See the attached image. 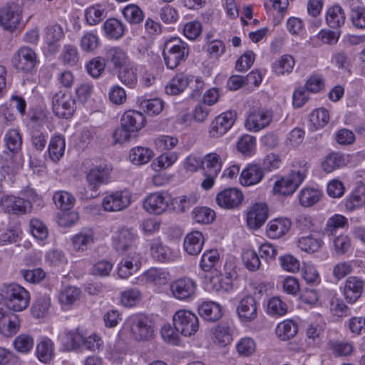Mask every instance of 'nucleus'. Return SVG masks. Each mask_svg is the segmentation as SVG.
I'll use <instances>...</instances> for the list:
<instances>
[{"instance_id":"f257e3e1","label":"nucleus","mask_w":365,"mask_h":365,"mask_svg":"<svg viewBox=\"0 0 365 365\" xmlns=\"http://www.w3.org/2000/svg\"><path fill=\"white\" fill-rule=\"evenodd\" d=\"M0 301L7 309L21 312L26 309L30 302L29 292L16 284H4L0 289Z\"/></svg>"},{"instance_id":"f03ea898","label":"nucleus","mask_w":365,"mask_h":365,"mask_svg":"<svg viewBox=\"0 0 365 365\" xmlns=\"http://www.w3.org/2000/svg\"><path fill=\"white\" fill-rule=\"evenodd\" d=\"M299 170H292L289 175L277 180L273 192L282 195H292L302 184L307 176L309 165L305 161L297 163Z\"/></svg>"},{"instance_id":"7ed1b4c3","label":"nucleus","mask_w":365,"mask_h":365,"mask_svg":"<svg viewBox=\"0 0 365 365\" xmlns=\"http://www.w3.org/2000/svg\"><path fill=\"white\" fill-rule=\"evenodd\" d=\"M189 54L187 44L178 38H172L165 41L163 56L166 66L173 69L185 61Z\"/></svg>"},{"instance_id":"20e7f679","label":"nucleus","mask_w":365,"mask_h":365,"mask_svg":"<svg viewBox=\"0 0 365 365\" xmlns=\"http://www.w3.org/2000/svg\"><path fill=\"white\" fill-rule=\"evenodd\" d=\"M132 337L138 341L151 339L154 334L153 322L145 314H138L130 316L126 321Z\"/></svg>"},{"instance_id":"39448f33","label":"nucleus","mask_w":365,"mask_h":365,"mask_svg":"<svg viewBox=\"0 0 365 365\" xmlns=\"http://www.w3.org/2000/svg\"><path fill=\"white\" fill-rule=\"evenodd\" d=\"M175 329L185 336L195 334L199 329L197 317L186 309L177 311L173 317Z\"/></svg>"},{"instance_id":"423d86ee","label":"nucleus","mask_w":365,"mask_h":365,"mask_svg":"<svg viewBox=\"0 0 365 365\" xmlns=\"http://www.w3.org/2000/svg\"><path fill=\"white\" fill-rule=\"evenodd\" d=\"M21 21L22 11L19 4L11 3L0 9V25L4 30L14 32L21 27Z\"/></svg>"},{"instance_id":"0eeeda50","label":"nucleus","mask_w":365,"mask_h":365,"mask_svg":"<svg viewBox=\"0 0 365 365\" xmlns=\"http://www.w3.org/2000/svg\"><path fill=\"white\" fill-rule=\"evenodd\" d=\"M112 167L108 165H95L85 172L88 188L97 191L104 184L109 182Z\"/></svg>"},{"instance_id":"6e6552de","label":"nucleus","mask_w":365,"mask_h":365,"mask_svg":"<svg viewBox=\"0 0 365 365\" xmlns=\"http://www.w3.org/2000/svg\"><path fill=\"white\" fill-rule=\"evenodd\" d=\"M75 104V100L69 92L60 91L53 97V110L59 118L71 117L76 109Z\"/></svg>"},{"instance_id":"1a4fd4ad","label":"nucleus","mask_w":365,"mask_h":365,"mask_svg":"<svg viewBox=\"0 0 365 365\" xmlns=\"http://www.w3.org/2000/svg\"><path fill=\"white\" fill-rule=\"evenodd\" d=\"M273 118V112L266 108H259L247 117L245 128L251 132H258L267 128Z\"/></svg>"},{"instance_id":"9d476101","label":"nucleus","mask_w":365,"mask_h":365,"mask_svg":"<svg viewBox=\"0 0 365 365\" xmlns=\"http://www.w3.org/2000/svg\"><path fill=\"white\" fill-rule=\"evenodd\" d=\"M170 197L161 192L149 194L143 200V207L145 211L153 215H162L169 208Z\"/></svg>"},{"instance_id":"9b49d317","label":"nucleus","mask_w":365,"mask_h":365,"mask_svg":"<svg viewBox=\"0 0 365 365\" xmlns=\"http://www.w3.org/2000/svg\"><path fill=\"white\" fill-rule=\"evenodd\" d=\"M131 202L130 195L126 191H116L105 196L102 206L107 212H118L127 208Z\"/></svg>"},{"instance_id":"f8f14e48","label":"nucleus","mask_w":365,"mask_h":365,"mask_svg":"<svg viewBox=\"0 0 365 365\" xmlns=\"http://www.w3.org/2000/svg\"><path fill=\"white\" fill-rule=\"evenodd\" d=\"M12 64L18 70L31 72L36 64L35 51L26 46L20 48L13 56Z\"/></svg>"},{"instance_id":"ddd939ff","label":"nucleus","mask_w":365,"mask_h":365,"mask_svg":"<svg viewBox=\"0 0 365 365\" xmlns=\"http://www.w3.org/2000/svg\"><path fill=\"white\" fill-rule=\"evenodd\" d=\"M0 206L5 212L23 215L31 212L32 205L29 200L14 195H2L0 197Z\"/></svg>"},{"instance_id":"4468645a","label":"nucleus","mask_w":365,"mask_h":365,"mask_svg":"<svg viewBox=\"0 0 365 365\" xmlns=\"http://www.w3.org/2000/svg\"><path fill=\"white\" fill-rule=\"evenodd\" d=\"M236 120V113L229 110L217 116L210 124V134L217 138L226 133L233 125Z\"/></svg>"},{"instance_id":"2eb2a0df","label":"nucleus","mask_w":365,"mask_h":365,"mask_svg":"<svg viewBox=\"0 0 365 365\" xmlns=\"http://www.w3.org/2000/svg\"><path fill=\"white\" fill-rule=\"evenodd\" d=\"M20 328L19 317L6 308L0 306V332L6 337L16 334Z\"/></svg>"},{"instance_id":"dca6fc26","label":"nucleus","mask_w":365,"mask_h":365,"mask_svg":"<svg viewBox=\"0 0 365 365\" xmlns=\"http://www.w3.org/2000/svg\"><path fill=\"white\" fill-rule=\"evenodd\" d=\"M244 195L237 188H227L220 192L215 198L217 204L222 208L232 210L238 207L242 202Z\"/></svg>"},{"instance_id":"f3484780","label":"nucleus","mask_w":365,"mask_h":365,"mask_svg":"<svg viewBox=\"0 0 365 365\" xmlns=\"http://www.w3.org/2000/svg\"><path fill=\"white\" fill-rule=\"evenodd\" d=\"M196 284L190 278L183 277L173 281L170 284V291L174 297L180 300H186L192 297L195 293Z\"/></svg>"},{"instance_id":"a211bd4d","label":"nucleus","mask_w":365,"mask_h":365,"mask_svg":"<svg viewBox=\"0 0 365 365\" xmlns=\"http://www.w3.org/2000/svg\"><path fill=\"white\" fill-rule=\"evenodd\" d=\"M268 217V207L264 202L254 204L247 213V226L252 230L261 227Z\"/></svg>"},{"instance_id":"6ab92c4d","label":"nucleus","mask_w":365,"mask_h":365,"mask_svg":"<svg viewBox=\"0 0 365 365\" xmlns=\"http://www.w3.org/2000/svg\"><path fill=\"white\" fill-rule=\"evenodd\" d=\"M264 176V169L257 164H248L240 174V180L243 186H252L258 184Z\"/></svg>"},{"instance_id":"aec40b11","label":"nucleus","mask_w":365,"mask_h":365,"mask_svg":"<svg viewBox=\"0 0 365 365\" xmlns=\"http://www.w3.org/2000/svg\"><path fill=\"white\" fill-rule=\"evenodd\" d=\"M145 118L143 113L135 110L125 112L120 119L121 125L135 133L145 125Z\"/></svg>"},{"instance_id":"412c9836","label":"nucleus","mask_w":365,"mask_h":365,"mask_svg":"<svg viewBox=\"0 0 365 365\" xmlns=\"http://www.w3.org/2000/svg\"><path fill=\"white\" fill-rule=\"evenodd\" d=\"M364 288V282L356 277H349L346 280L344 294L348 302L353 304L361 297Z\"/></svg>"},{"instance_id":"4be33fe9","label":"nucleus","mask_w":365,"mask_h":365,"mask_svg":"<svg viewBox=\"0 0 365 365\" xmlns=\"http://www.w3.org/2000/svg\"><path fill=\"white\" fill-rule=\"evenodd\" d=\"M141 262L138 254L127 256L119 264L118 274L122 279H126L136 272L140 268Z\"/></svg>"},{"instance_id":"5701e85b","label":"nucleus","mask_w":365,"mask_h":365,"mask_svg":"<svg viewBox=\"0 0 365 365\" xmlns=\"http://www.w3.org/2000/svg\"><path fill=\"white\" fill-rule=\"evenodd\" d=\"M239 317L245 322H250L257 317V302L252 296L242 298L237 307Z\"/></svg>"},{"instance_id":"b1692460","label":"nucleus","mask_w":365,"mask_h":365,"mask_svg":"<svg viewBox=\"0 0 365 365\" xmlns=\"http://www.w3.org/2000/svg\"><path fill=\"white\" fill-rule=\"evenodd\" d=\"M138 281L142 285L148 284L164 285L168 281V273L159 269L151 268L140 276Z\"/></svg>"},{"instance_id":"393cba45","label":"nucleus","mask_w":365,"mask_h":365,"mask_svg":"<svg viewBox=\"0 0 365 365\" xmlns=\"http://www.w3.org/2000/svg\"><path fill=\"white\" fill-rule=\"evenodd\" d=\"M94 242V232L91 228H83L72 237L73 249L77 252L87 250Z\"/></svg>"},{"instance_id":"a878e982","label":"nucleus","mask_w":365,"mask_h":365,"mask_svg":"<svg viewBox=\"0 0 365 365\" xmlns=\"http://www.w3.org/2000/svg\"><path fill=\"white\" fill-rule=\"evenodd\" d=\"M204 237L198 231L188 233L184 239L183 247L185 252L190 255H198L202 248Z\"/></svg>"},{"instance_id":"bb28decb","label":"nucleus","mask_w":365,"mask_h":365,"mask_svg":"<svg viewBox=\"0 0 365 365\" xmlns=\"http://www.w3.org/2000/svg\"><path fill=\"white\" fill-rule=\"evenodd\" d=\"M150 252L154 259L161 262H171L177 258V254L174 251L163 245L158 240H154L151 243Z\"/></svg>"},{"instance_id":"cd10ccee","label":"nucleus","mask_w":365,"mask_h":365,"mask_svg":"<svg viewBox=\"0 0 365 365\" xmlns=\"http://www.w3.org/2000/svg\"><path fill=\"white\" fill-rule=\"evenodd\" d=\"M113 240L115 249L125 252L133 246L135 236L130 229L122 228L113 235Z\"/></svg>"},{"instance_id":"c85d7f7f","label":"nucleus","mask_w":365,"mask_h":365,"mask_svg":"<svg viewBox=\"0 0 365 365\" xmlns=\"http://www.w3.org/2000/svg\"><path fill=\"white\" fill-rule=\"evenodd\" d=\"M346 16L344 9L339 5L329 7L327 11L326 23L333 29H339L345 23Z\"/></svg>"},{"instance_id":"c756f323","label":"nucleus","mask_w":365,"mask_h":365,"mask_svg":"<svg viewBox=\"0 0 365 365\" xmlns=\"http://www.w3.org/2000/svg\"><path fill=\"white\" fill-rule=\"evenodd\" d=\"M291 222L287 218H277L267 225V234L270 238L277 239L290 229Z\"/></svg>"},{"instance_id":"7c9ffc66","label":"nucleus","mask_w":365,"mask_h":365,"mask_svg":"<svg viewBox=\"0 0 365 365\" xmlns=\"http://www.w3.org/2000/svg\"><path fill=\"white\" fill-rule=\"evenodd\" d=\"M198 313L202 318L210 322L217 321L222 316L220 305L213 302L201 304L198 307Z\"/></svg>"},{"instance_id":"2f4dec72","label":"nucleus","mask_w":365,"mask_h":365,"mask_svg":"<svg viewBox=\"0 0 365 365\" xmlns=\"http://www.w3.org/2000/svg\"><path fill=\"white\" fill-rule=\"evenodd\" d=\"M297 245L302 250L309 253H314L322 248L323 241L319 236L311 233L309 235L299 238Z\"/></svg>"},{"instance_id":"473e14b6","label":"nucleus","mask_w":365,"mask_h":365,"mask_svg":"<svg viewBox=\"0 0 365 365\" xmlns=\"http://www.w3.org/2000/svg\"><path fill=\"white\" fill-rule=\"evenodd\" d=\"M215 343L225 346L232 340L231 328L228 323L221 322L217 325L213 331Z\"/></svg>"},{"instance_id":"72a5a7b5","label":"nucleus","mask_w":365,"mask_h":365,"mask_svg":"<svg viewBox=\"0 0 365 365\" xmlns=\"http://www.w3.org/2000/svg\"><path fill=\"white\" fill-rule=\"evenodd\" d=\"M153 155V152L151 149L146 147L138 146L130 150L129 159L135 165H144L151 160Z\"/></svg>"},{"instance_id":"f704fd0d","label":"nucleus","mask_w":365,"mask_h":365,"mask_svg":"<svg viewBox=\"0 0 365 365\" xmlns=\"http://www.w3.org/2000/svg\"><path fill=\"white\" fill-rule=\"evenodd\" d=\"M189 78L184 73L176 74L165 87V92L169 95H178L188 86Z\"/></svg>"},{"instance_id":"c9c22d12","label":"nucleus","mask_w":365,"mask_h":365,"mask_svg":"<svg viewBox=\"0 0 365 365\" xmlns=\"http://www.w3.org/2000/svg\"><path fill=\"white\" fill-rule=\"evenodd\" d=\"M53 201L58 209L67 211L73 207L76 199L70 192L59 190L53 194Z\"/></svg>"},{"instance_id":"e433bc0d","label":"nucleus","mask_w":365,"mask_h":365,"mask_svg":"<svg viewBox=\"0 0 365 365\" xmlns=\"http://www.w3.org/2000/svg\"><path fill=\"white\" fill-rule=\"evenodd\" d=\"M347 163L346 157L340 153H332L329 155L322 163L323 170L327 173H331L336 169L344 166Z\"/></svg>"},{"instance_id":"4c0bfd02","label":"nucleus","mask_w":365,"mask_h":365,"mask_svg":"<svg viewBox=\"0 0 365 365\" xmlns=\"http://www.w3.org/2000/svg\"><path fill=\"white\" fill-rule=\"evenodd\" d=\"M322 197V192L313 187H305L299 194V200L302 206L308 207L314 205Z\"/></svg>"},{"instance_id":"58836bf2","label":"nucleus","mask_w":365,"mask_h":365,"mask_svg":"<svg viewBox=\"0 0 365 365\" xmlns=\"http://www.w3.org/2000/svg\"><path fill=\"white\" fill-rule=\"evenodd\" d=\"M50 306L49 296L47 294L40 295L31 307V314L35 318H43L48 313Z\"/></svg>"},{"instance_id":"ea45409f","label":"nucleus","mask_w":365,"mask_h":365,"mask_svg":"<svg viewBox=\"0 0 365 365\" xmlns=\"http://www.w3.org/2000/svg\"><path fill=\"white\" fill-rule=\"evenodd\" d=\"M65 151V140L61 135H56L51 139L48 145V153L53 162H57L63 155Z\"/></svg>"},{"instance_id":"a19ab883","label":"nucleus","mask_w":365,"mask_h":365,"mask_svg":"<svg viewBox=\"0 0 365 365\" xmlns=\"http://www.w3.org/2000/svg\"><path fill=\"white\" fill-rule=\"evenodd\" d=\"M6 148L13 154L19 153L21 149L22 138L17 129H10L4 135Z\"/></svg>"},{"instance_id":"79ce46f5","label":"nucleus","mask_w":365,"mask_h":365,"mask_svg":"<svg viewBox=\"0 0 365 365\" xmlns=\"http://www.w3.org/2000/svg\"><path fill=\"white\" fill-rule=\"evenodd\" d=\"M298 331L297 325L292 320H285L279 323L276 328L277 336L283 341L294 337Z\"/></svg>"},{"instance_id":"37998d69","label":"nucleus","mask_w":365,"mask_h":365,"mask_svg":"<svg viewBox=\"0 0 365 365\" xmlns=\"http://www.w3.org/2000/svg\"><path fill=\"white\" fill-rule=\"evenodd\" d=\"M104 31L110 38L118 39L125 32L123 24L117 19H108L104 23Z\"/></svg>"},{"instance_id":"c03bdc74","label":"nucleus","mask_w":365,"mask_h":365,"mask_svg":"<svg viewBox=\"0 0 365 365\" xmlns=\"http://www.w3.org/2000/svg\"><path fill=\"white\" fill-rule=\"evenodd\" d=\"M348 223L347 219L341 215H334L329 218L323 230V234L328 237L335 235L336 230L344 227Z\"/></svg>"},{"instance_id":"a18cd8bd","label":"nucleus","mask_w":365,"mask_h":365,"mask_svg":"<svg viewBox=\"0 0 365 365\" xmlns=\"http://www.w3.org/2000/svg\"><path fill=\"white\" fill-rule=\"evenodd\" d=\"M295 65V61L291 55H283L273 65V69L276 74L284 75L289 73Z\"/></svg>"},{"instance_id":"49530a36","label":"nucleus","mask_w":365,"mask_h":365,"mask_svg":"<svg viewBox=\"0 0 365 365\" xmlns=\"http://www.w3.org/2000/svg\"><path fill=\"white\" fill-rule=\"evenodd\" d=\"M36 355L41 362L48 363L53 355V344L52 341L46 338L38 344Z\"/></svg>"},{"instance_id":"de8ad7c7","label":"nucleus","mask_w":365,"mask_h":365,"mask_svg":"<svg viewBox=\"0 0 365 365\" xmlns=\"http://www.w3.org/2000/svg\"><path fill=\"white\" fill-rule=\"evenodd\" d=\"M81 294L78 288L73 286L66 287L59 294V302L65 306H71L80 299Z\"/></svg>"},{"instance_id":"09e8293b","label":"nucleus","mask_w":365,"mask_h":365,"mask_svg":"<svg viewBox=\"0 0 365 365\" xmlns=\"http://www.w3.org/2000/svg\"><path fill=\"white\" fill-rule=\"evenodd\" d=\"M60 59L64 65L73 66L79 60V54L77 48L71 44L64 45L60 56Z\"/></svg>"},{"instance_id":"8fccbe9b","label":"nucleus","mask_w":365,"mask_h":365,"mask_svg":"<svg viewBox=\"0 0 365 365\" xmlns=\"http://www.w3.org/2000/svg\"><path fill=\"white\" fill-rule=\"evenodd\" d=\"M202 162L205 163V172L211 173V175H217L220 172L222 161L218 154L215 153H209L205 156Z\"/></svg>"},{"instance_id":"3c124183","label":"nucleus","mask_w":365,"mask_h":365,"mask_svg":"<svg viewBox=\"0 0 365 365\" xmlns=\"http://www.w3.org/2000/svg\"><path fill=\"white\" fill-rule=\"evenodd\" d=\"M62 343L65 350H75L82 346L83 336L78 331H68L63 338Z\"/></svg>"},{"instance_id":"603ef678","label":"nucleus","mask_w":365,"mask_h":365,"mask_svg":"<svg viewBox=\"0 0 365 365\" xmlns=\"http://www.w3.org/2000/svg\"><path fill=\"white\" fill-rule=\"evenodd\" d=\"M125 19L132 24H138L143 20L144 15L141 9L135 4H129L123 10Z\"/></svg>"},{"instance_id":"864d4df0","label":"nucleus","mask_w":365,"mask_h":365,"mask_svg":"<svg viewBox=\"0 0 365 365\" xmlns=\"http://www.w3.org/2000/svg\"><path fill=\"white\" fill-rule=\"evenodd\" d=\"M142 298L140 291L136 288L126 289L120 294V302L125 307H130L138 304Z\"/></svg>"},{"instance_id":"5fc2aeb1","label":"nucleus","mask_w":365,"mask_h":365,"mask_svg":"<svg viewBox=\"0 0 365 365\" xmlns=\"http://www.w3.org/2000/svg\"><path fill=\"white\" fill-rule=\"evenodd\" d=\"M106 68V59L96 56L91 59L86 64L88 73L95 78L100 77Z\"/></svg>"},{"instance_id":"6e6d98bb","label":"nucleus","mask_w":365,"mask_h":365,"mask_svg":"<svg viewBox=\"0 0 365 365\" xmlns=\"http://www.w3.org/2000/svg\"><path fill=\"white\" fill-rule=\"evenodd\" d=\"M197 197L194 195H182L173 200L174 209L180 212H185L196 204Z\"/></svg>"},{"instance_id":"4d7b16f0","label":"nucleus","mask_w":365,"mask_h":365,"mask_svg":"<svg viewBox=\"0 0 365 365\" xmlns=\"http://www.w3.org/2000/svg\"><path fill=\"white\" fill-rule=\"evenodd\" d=\"M243 264L250 271L257 270L261 264L257 253L252 250H245L242 253Z\"/></svg>"},{"instance_id":"13d9d810","label":"nucleus","mask_w":365,"mask_h":365,"mask_svg":"<svg viewBox=\"0 0 365 365\" xmlns=\"http://www.w3.org/2000/svg\"><path fill=\"white\" fill-rule=\"evenodd\" d=\"M80 46L84 52H93L99 46V38L96 34L87 32L81 37Z\"/></svg>"},{"instance_id":"bf43d9fd","label":"nucleus","mask_w":365,"mask_h":365,"mask_svg":"<svg viewBox=\"0 0 365 365\" xmlns=\"http://www.w3.org/2000/svg\"><path fill=\"white\" fill-rule=\"evenodd\" d=\"M30 232L36 240L43 241L48 237V231L45 224L38 218L30 221Z\"/></svg>"},{"instance_id":"052dcab7","label":"nucleus","mask_w":365,"mask_h":365,"mask_svg":"<svg viewBox=\"0 0 365 365\" xmlns=\"http://www.w3.org/2000/svg\"><path fill=\"white\" fill-rule=\"evenodd\" d=\"M13 345L18 352L28 353L34 346V339L30 335L22 334L15 338Z\"/></svg>"},{"instance_id":"680f3d73","label":"nucleus","mask_w":365,"mask_h":365,"mask_svg":"<svg viewBox=\"0 0 365 365\" xmlns=\"http://www.w3.org/2000/svg\"><path fill=\"white\" fill-rule=\"evenodd\" d=\"M193 219L201 224H209L215 219V212L208 207H196L192 212Z\"/></svg>"},{"instance_id":"e2e57ef3","label":"nucleus","mask_w":365,"mask_h":365,"mask_svg":"<svg viewBox=\"0 0 365 365\" xmlns=\"http://www.w3.org/2000/svg\"><path fill=\"white\" fill-rule=\"evenodd\" d=\"M220 256L216 250H210L203 253L200 267L205 272L210 271L215 264L219 261Z\"/></svg>"},{"instance_id":"0e129e2a","label":"nucleus","mask_w":365,"mask_h":365,"mask_svg":"<svg viewBox=\"0 0 365 365\" xmlns=\"http://www.w3.org/2000/svg\"><path fill=\"white\" fill-rule=\"evenodd\" d=\"M106 57L107 60L111 61L115 67H118L125 63L127 56L123 49L118 47H112L106 52Z\"/></svg>"},{"instance_id":"69168bd1","label":"nucleus","mask_w":365,"mask_h":365,"mask_svg":"<svg viewBox=\"0 0 365 365\" xmlns=\"http://www.w3.org/2000/svg\"><path fill=\"white\" fill-rule=\"evenodd\" d=\"M329 120V112L324 108L316 109L310 115V121L313 123L316 129L323 128L328 123Z\"/></svg>"},{"instance_id":"338daca9","label":"nucleus","mask_w":365,"mask_h":365,"mask_svg":"<svg viewBox=\"0 0 365 365\" xmlns=\"http://www.w3.org/2000/svg\"><path fill=\"white\" fill-rule=\"evenodd\" d=\"M365 203V192L359 189L355 190L346 200L345 206L349 210L360 207Z\"/></svg>"},{"instance_id":"774afa93","label":"nucleus","mask_w":365,"mask_h":365,"mask_svg":"<svg viewBox=\"0 0 365 365\" xmlns=\"http://www.w3.org/2000/svg\"><path fill=\"white\" fill-rule=\"evenodd\" d=\"M140 106L149 115H157L163 110V102L158 98L143 100Z\"/></svg>"}]
</instances>
